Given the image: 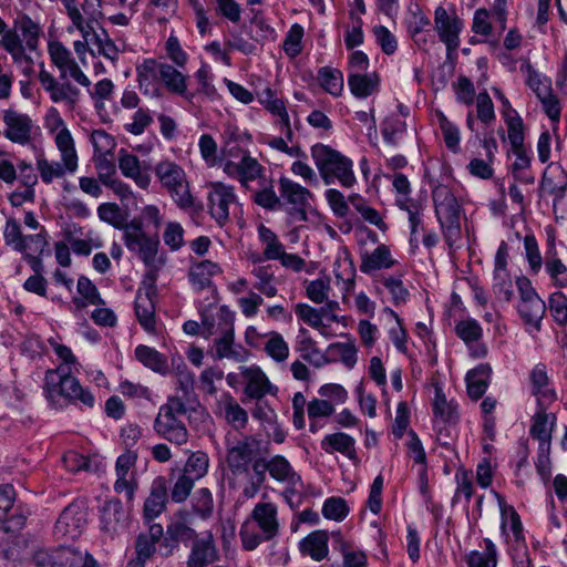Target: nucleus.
I'll use <instances>...</instances> for the list:
<instances>
[{
	"label": "nucleus",
	"mask_w": 567,
	"mask_h": 567,
	"mask_svg": "<svg viewBox=\"0 0 567 567\" xmlns=\"http://www.w3.org/2000/svg\"><path fill=\"white\" fill-rule=\"evenodd\" d=\"M321 87L333 96H340L343 91V75L341 71L323 66L318 71Z\"/></svg>",
	"instance_id": "obj_44"
},
{
	"label": "nucleus",
	"mask_w": 567,
	"mask_h": 567,
	"mask_svg": "<svg viewBox=\"0 0 567 567\" xmlns=\"http://www.w3.org/2000/svg\"><path fill=\"white\" fill-rule=\"evenodd\" d=\"M93 42L97 47L100 54L112 62L117 61L118 49L104 29H102L101 32H93Z\"/></svg>",
	"instance_id": "obj_61"
},
{
	"label": "nucleus",
	"mask_w": 567,
	"mask_h": 567,
	"mask_svg": "<svg viewBox=\"0 0 567 567\" xmlns=\"http://www.w3.org/2000/svg\"><path fill=\"white\" fill-rule=\"evenodd\" d=\"M260 188L252 195V200L267 210H276L281 207L280 196H277L271 182L266 178L259 181Z\"/></svg>",
	"instance_id": "obj_42"
},
{
	"label": "nucleus",
	"mask_w": 567,
	"mask_h": 567,
	"mask_svg": "<svg viewBox=\"0 0 567 567\" xmlns=\"http://www.w3.org/2000/svg\"><path fill=\"white\" fill-rule=\"evenodd\" d=\"M484 550H472L466 556L467 567H496L497 548L489 538H484Z\"/></svg>",
	"instance_id": "obj_39"
},
{
	"label": "nucleus",
	"mask_w": 567,
	"mask_h": 567,
	"mask_svg": "<svg viewBox=\"0 0 567 567\" xmlns=\"http://www.w3.org/2000/svg\"><path fill=\"white\" fill-rule=\"evenodd\" d=\"M193 511L203 518L208 517L214 508L213 496L208 488H199L192 499Z\"/></svg>",
	"instance_id": "obj_62"
},
{
	"label": "nucleus",
	"mask_w": 567,
	"mask_h": 567,
	"mask_svg": "<svg viewBox=\"0 0 567 567\" xmlns=\"http://www.w3.org/2000/svg\"><path fill=\"white\" fill-rule=\"evenodd\" d=\"M153 287L138 289L135 297L134 310L140 324L147 331L155 330V308L152 299Z\"/></svg>",
	"instance_id": "obj_23"
},
{
	"label": "nucleus",
	"mask_w": 567,
	"mask_h": 567,
	"mask_svg": "<svg viewBox=\"0 0 567 567\" xmlns=\"http://www.w3.org/2000/svg\"><path fill=\"white\" fill-rule=\"evenodd\" d=\"M354 444L355 441L352 436L343 432H338L326 435L321 441V449L329 454L339 452L350 460H355L357 453Z\"/></svg>",
	"instance_id": "obj_33"
},
{
	"label": "nucleus",
	"mask_w": 567,
	"mask_h": 567,
	"mask_svg": "<svg viewBox=\"0 0 567 567\" xmlns=\"http://www.w3.org/2000/svg\"><path fill=\"white\" fill-rule=\"evenodd\" d=\"M220 272L221 268L217 264L210 260H202L190 267L189 282L195 290L199 291L210 287L213 285L212 277Z\"/></svg>",
	"instance_id": "obj_32"
},
{
	"label": "nucleus",
	"mask_w": 567,
	"mask_h": 567,
	"mask_svg": "<svg viewBox=\"0 0 567 567\" xmlns=\"http://www.w3.org/2000/svg\"><path fill=\"white\" fill-rule=\"evenodd\" d=\"M265 351L277 362L285 361L289 355L288 343L276 331L269 333V340L265 344Z\"/></svg>",
	"instance_id": "obj_58"
},
{
	"label": "nucleus",
	"mask_w": 567,
	"mask_h": 567,
	"mask_svg": "<svg viewBox=\"0 0 567 567\" xmlns=\"http://www.w3.org/2000/svg\"><path fill=\"white\" fill-rule=\"evenodd\" d=\"M311 157L326 185L336 182L347 188L354 185L353 163L337 150L329 145L317 143L311 147Z\"/></svg>",
	"instance_id": "obj_5"
},
{
	"label": "nucleus",
	"mask_w": 567,
	"mask_h": 567,
	"mask_svg": "<svg viewBox=\"0 0 567 567\" xmlns=\"http://www.w3.org/2000/svg\"><path fill=\"white\" fill-rule=\"evenodd\" d=\"M281 206H288L287 213L293 221H306L307 209L311 205L313 194L300 184L287 177L279 178Z\"/></svg>",
	"instance_id": "obj_7"
},
{
	"label": "nucleus",
	"mask_w": 567,
	"mask_h": 567,
	"mask_svg": "<svg viewBox=\"0 0 567 567\" xmlns=\"http://www.w3.org/2000/svg\"><path fill=\"white\" fill-rule=\"evenodd\" d=\"M224 417L235 430H241L248 422V414L231 396L223 405Z\"/></svg>",
	"instance_id": "obj_47"
},
{
	"label": "nucleus",
	"mask_w": 567,
	"mask_h": 567,
	"mask_svg": "<svg viewBox=\"0 0 567 567\" xmlns=\"http://www.w3.org/2000/svg\"><path fill=\"white\" fill-rule=\"evenodd\" d=\"M238 204L234 186L221 182L210 185L208 193V212L219 227H224L230 220V206Z\"/></svg>",
	"instance_id": "obj_9"
},
{
	"label": "nucleus",
	"mask_w": 567,
	"mask_h": 567,
	"mask_svg": "<svg viewBox=\"0 0 567 567\" xmlns=\"http://www.w3.org/2000/svg\"><path fill=\"white\" fill-rule=\"evenodd\" d=\"M166 56L145 59L136 66V78L140 90L144 94L158 92L164 86L171 93H177V39L171 34L166 42Z\"/></svg>",
	"instance_id": "obj_2"
},
{
	"label": "nucleus",
	"mask_w": 567,
	"mask_h": 567,
	"mask_svg": "<svg viewBox=\"0 0 567 567\" xmlns=\"http://www.w3.org/2000/svg\"><path fill=\"white\" fill-rule=\"evenodd\" d=\"M252 275L257 279V281L254 285V288L256 290H258L268 298L275 297L277 295L278 290L272 285L274 274L270 271L269 266H260L254 268Z\"/></svg>",
	"instance_id": "obj_51"
},
{
	"label": "nucleus",
	"mask_w": 567,
	"mask_h": 567,
	"mask_svg": "<svg viewBox=\"0 0 567 567\" xmlns=\"http://www.w3.org/2000/svg\"><path fill=\"white\" fill-rule=\"evenodd\" d=\"M260 240L266 245L264 249L265 260H277L280 254L284 252V245L278 239L277 235L268 227L260 225L258 228Z\"/></svg>",
	"instance_id": "obj_46"
},
{
	"label": "nucleus",
	"mask_w": 567,
	"mask_h": 567,
	"mask_svg": "<svg viewBox=\"0 0 567 567\" xmlns=\"http://www.w3.org/2000/svg\"><path fill=\"white\" fill-rule=\"evenodd\" d=\"M54 353L61 359L62 364L56 369H49L44 377V393L48 401L53 405H59L63 399L71 404H81L92 409L95 404V398L92 392L82 386L80 381L71 375L72 365L78 363L71 349L50 340Z\"/></svg>",
	"instance_id": "obj_1"
},
{
	"label": "nucleus",
	"mask_w": 567,
	"mask_h": 567,
	"mask_svg": "<svg viewBox=\"0 0 567 567\" xmlns=\"http://www.w3.org/2000/svg\"><path fill=\"white\" fill-rule=\"evenodd\" d=\"M303 38V28L302 25L295 23L290 27L285 41H284V51L290 58H296L302 51L301 41Z\"/></svg>",
	"instance_id": "obj_59"
},
{
	"label": "nucleus",
	"mask_w": 567,
	"mask_h": 567,
	"mask_svg": "<svg viewBox=\"0 0 567 567\" xmlns=\"http://www.w3.org/2000/svg\"><path fill=\"white\" fill-rule=\"evenodd\" d=\"M135 358L146 368L165 374L168 371L167 359L154 348L140 344L135 348Z\"/></svg>",
	"instance_id": "obj_38"
},
{
	"label": "nucleus",
	"mask_w": 567,
	"mask_h": 567,
	"mask_svg": "<svg viewBox=\"0 0 567 567\" xmlns=\"http://www.w3.org/2000/svg\"><path fill=\"white\" fill-rule=\"evenodd\" d=\"M261 441L254 435H245L236 443L227 442L226 462L234 474L247 473L260 451Z\"/></svg>",
	"instance_id": "obj_8"
},
{
	"label": "nucleus",
	"mask_w": 567,
	"mask_h": 567,
	"mask_svg": "<svg viewBox=\"0 0 567 567\" xmlns=\"http://www.w3.org/2000/svg\"><path fill=\"white\" fill-rule=\"evenodd\" d=\"M216 559V549L210 533L202 538H196L193 542L192 553L189 555L188 567H206Z\"/></svg>",
	"instance_id": "obj_28"
},
{
	"label": "nucleus",
	"mask_w": 567,
	"mask_h": 567,
	"mask_svg": "<svg viewBox=\"0 0 567 567\" xmlns=\"http://www.w3.org/2000/svg\"><path fill=\"white\" fill-rule=\"evenodd\" d=\"M241 374L246 380L245 393L251 398L260 400L268 393L277 390L268 380L266 374L258 367L241 368Z\"/></svg>",
	"instance_id": "obj_21"
},
{
	"label": "nucleus",
	"mask_w": 567,
	"mask_h": 567,
	"mask_svg": "<svg viewBox=\"0 0 567 567\" xmlns=\"http://www.w3.org/2000/svg\"><path fill=\"white\" fill-rule=\"evenodd\" d=\"M3 239L6 245L12 246L14 250L27 252V246L23 244L24 236L22 235L20 224L14 218L7 219Z\"/></svg>",
	"instance_id": "obj_54"
},
{
	"label": "nucleus",
	"mask_w": 567,
	"mask_h": 567,
	"mask_svg": "<svg viewBox=\"0 0 567 567\" xmlns=\"http://www.w3.org/2000/svg\"><path fill=\"white\" fill-rule=\"evenodd\" d=\"M39 81L52 102H65L70 107L78 103L80 90L69 81L59 82L43 65L39 72Z\"/></svg>",
	"instance_id": "obj_13"
},
{
	"label": "nucleus",
	"mask_w": 567,
	"mask_h": 567,
	"mask_svg": "<svg viewBox=\"0 0 567 567\" xmlns=\"http://www.w3.org/2000/svg\"><path fill=\"white\" fill-rule=\"evenodd\" d=\"M380 84L379 75L372 73H349L348 86L350 92L358 99H365L378 91Z\"/></svg>",
	"instance_id": "obj_30"
},
{
	"label": "nucleus",
	"mask_w": 567,
	"mask_h": 567,
	"mask_svg": "<svg viewBox=\"0 0 567 567\" xmlns=\"http://www.w3.org/2000/svg\"><path fill=\"white\" fill-rule=\"evenodd\" d=\"M124 243L128 250L138 254L143 262L150 268L148 276L156 268V257L159 240L157 236H148L141 221L132 220L125 226Z\"/></svg>",
	"instance_id": "obj_6"
},
{
	"label": "nucleus",
	"mask_w": 567,
	"mask_h": 567,
	"mask_svg": "<svg viewBox=\"0 0 567 567\" xmlns=\"http://www.w3.org/2000/svg\"><path fill=\"white\" fill-rule=\"evenodd\" d=\"M435 398L433 403V413L446 424H455L458 421L457 406L454 402L447 401L440 385H435Z\"/></svg>",
	"instance_id": "obj_37"
},
{
	"label": "nucleus",
	"mask_w": 567,
	"mask_h": 567,
	"mask_svg": "<svg viewBox=\"0 0 567 567\" xmlns=\"http://www.w3.org/2000/svg\"><path fill=\"white\" fill-rule=\"evenodd\" d=\"M406 132V124L396 116L386 117L381 125L383 140L389 145H398Z\"/></svg>",
	"instance_id": "obj_48"
},
{
	"label": "nucleus",
	"mask_w": 567,
	"mask_h": 567,
	"mask_svg": "<svg viewBox=\"0 0 567 567\" xmlns=\"http://www.w3.org/2000/svg\"><path fill=\"white\" fill-rule=\"evenodd\" d=\"M168 481L163 477H156L151 487L150 496L144 503V517L146 520L156 518L166 507L168 499Z\"/></svg>",
	"instance_id": "obj_20"
},
{
	"label": "nucleus",
	"mask_w": 567,
	"mask_h": 567,
	"mask_svg": "<svg viewBox=\"0 0 567 567\" xmlns=\"http://www.w3.org/2000/svg\"><path fill=\"white\" fill-rule=\"evenodd\" d=\"M432 187V199L434 204L435 216L441 226L444 240L450 249L461 239V213L462 207L458 204L453 192L437 181H430Z\"/></svg>",
	"instance_id": "obj_4"
},
{
	"label": "nucleus",
	"mask_w": 567,
	"mask_h": 567,
	"mask_svg": "<svg viewBox=\"0 0 567 567\" xmlns=\"http://www.w3.org/2000/svg\"><path fill=\"white\" fill-rule=\"evenodd\" d=\"M239 182L241 186L248 188L249 183L252 181H261L265 178V168L258 163V161L251 157L248 153H244L239 161Z\"/></svg>",
	"instance_id": "obj_40"
},
{
	"label": "nucleus",
	"mask_w": 567,
	"mask_h": 567,
	"mask_svg": "<svg viewBox=\"0 0 567 567\" xmlns=\"http://www.w3.org/2000/svg\"><path fill=\"white\" fill-rule=\"evenodd\" d=\"M524 248L526 259L528 261L532 272L535 275L538 274L543 265V258L538 248V243L534 235L525 236Z\"/></svg>",
	"instance_id": "obj_63"
},
{
	"label": "nucleus",
	"mask_w": 567,
	"mask_h": 567,
	"mask_svg": "<svg viewBox=\"0 0 567 567\" xmlns=\"http://www.w3.org/2000/svg\"><path fill=\"white\" fill-rule=\"evenodd\" d=\"M349 514V507L342 497H329L323 502L322 515L327 519L342 522Z\"/></svg>",
	"instance_id": "obj_57"
},
{
	"label": "nucleus",
	"mask_w": 567,
	"mask_h": 567,
	"mask_svg": "<svg viewBox=\"0 0 567 567\" xmlns=\"http://www.w3.org/2000/svg\"><path fill=\"white\" fill-rule=\"evenodd\" d=\"M155 175L162 186L166 187L172 195L177 193V167L171 161H162L155 167Z\"/></svg>",
	"instance_id": "obj_50"
},
{
	"label": "nucleus",
	"mask_w": 567,
	"mask_h": 567,
	"mask_svg": "<svg viewBox=\"0 0 567 567\" xmlns=\"http://www.w3.org/2000/svg\"><path fill=\"white\" fill-rule=\"evenodd\" d=\"M86 525V508L81 499H75L68 505L55 524V534L70 539L78 538Z\"/></svg>",
	"instance_id": "obj_10"
},
{
	"label": "nucleus",
	"mask_w": 567,
	"mask_h": 567,
	"mask_svg": "<svg viewBox=\"0 0 567 567\" xmlns=\"http://www.w3.org/2000/svg\"><path fill=\"white\" fill-rule=\"evenodd\" d=\"M549 310L558 324L567 326V296L557 291L550 295Z\"/></svg>",
	"instance_id": "obj_64"
},
{
	"label": "nucleus",
	"mask_w": 567,
	"mask_h": 567,
	"mask_svg": "<svg viewBox=\"0 0 567 567\" xmlns=\"http://www.w3.org/2000/svg\"><path fill=\"white\" fill-rule=\"evenodd\" d=\"M2 118L3 136L8 141L22 146L31 142L34 123L28 114L9 109L3 111Z\"/></svg>",
	"instance_id": "obj_11"
},
{
	"label": "nucleus",
	"mask_w": 567,
	"mask_h": 567,
	"mask_svg": "<svg viewBox=\"0 0 567 567\" xmlns=\"http://www.w3.org/2000/svg\"><path fill=\"white\" fill-rule=\"evenodd\" d=\"M394 265L390 249L386 245H379L371 254L361 255L360 271L371 274L379 269H388Z\"/></svg>",
	"instance_id": "obj_31"
},
{
	"label": "nucleus",
	"mask_w": 567,
	"mask_h": 567,
	"mask_svg": "<svg viewBox=\"0 0 567 567\" xmlns=\"http://www.w3.org/2000/svg\"><path fill=\"white\" fill-rule=\"evenodd\" d=\"M213 355L218 360L230 359L236 362H244L248 352L240 344L235 343V331H231L215 338Z\"/></svg>",
	"instance_id": "obj_22"
},
{
	"label": "nucleus",
	"mask_w": 567,
	"mask_h": 567,
	"mask_svg": "<svg viewBox=\"0 0 567 567\" xmlns=\"http://www.w3.org/2000/svg\"><path fill=\"white\" fill-rule=\"evenodd\" d=\"M49 54L52 63L60 70V79H66V65L73 60L71 52L61 43L49 44Z\"/></svg>",
	"instance_id": "obj_56"
},
{
	"label": "nucleus",
	"mask_w": 567,
	"mask_h": 567,
	"mask_svg": "<svg viewBox=\"0 0 567 567\" xmlns=\"http://www.w3.org/2000/svg\"><path fill=\"white\" fill-rule=\"evenodd\" d=\"M493 494L497 498L499 509H501L502 533L504 535H507L506 530H507V527H509V530L512 532V537H513L512 544L526 542L525 536H524V530H523V524H522L518 513L515 511V508L513 506H507L503 496L499 493L494 491Z\"/></svg>",
	"instance_id": "obj_24"
},
{
	"label": "nucleus",
	"mask_w": 567,
	"mask_h": 567,
	"mask_svg": "<svg viewBox=\"0 0 567 567\" xmlns=\"http://www.w3.org/2000/svg\"><path fill=\"white\" fill-rule=\"evenodd\" d=\"M118 168L123 176L131 178L141 188H147L151 183V166L147 162L141 161L135 154L126 150L118 151Z\"/></svg>",
	"instance_id": "obj_16"
},
{
	"label": "nucleus",
	"mask_w": 567,
	"mask_h": 567,
	"mask_svg": "<svg viewBox=\"0 0 567 567\" xmlns=\"http://www.w3.org/2000/svg\"><path fill=\"white\" fill-rule=\"evenodd\" d=\"M269 475L282 483L291 486H302V480L299 474L295 472L291 464L282 455H275L267 461Z\"/></svg>",
	"instance_id": "obj_29"
},
{
	"label": "nucleus",
	"mask_w": 567,
	"mask_h": 567,
	"mask_svg": "<svg viewBox=\"0 0 567 567\" xmlns=\"http://www.w3.org/2000/svg\"><path fill=\"white\" fill-rule=\"evenodd\" d=\"M507 126V137L512 150H519L524 146V126L523 120L518 114L507 115L504 118Z\"/></svg>",
	"instance_id": "obj_52"
},
{
	"label": "nucleus",
	"mask_w": 567,
	"mask_h": 567,
	"mask_svg": "<svg viewBox=\"0 0 567 567\" xmlns=\"http://www.w3.org/2000/svg\"><path fill=\"white\" fill-rule=\"evenodd\" d=\"M525 70L527 73L526 84L528 87L535 93L537 99H540L543 95H548L551 87V80L538 71H536L529 63L525 65Z\"/></svg>",
	"instance_id": "obj_49"
},
{
	"label": "nucleus",
	"mask_w": 567,
	"mask_h": 567,
	"mask_svg": "<svg viewBox=\"0 0 567 567\" xmlns=\"http://www.w3.org/2000/svg\"><path fill=\"white\" fill-rule=\"evenodd\" d=\"M455 332L466 344H471L482 338V328L475 319L460 321L455 326Z\"/></svg>",
	"instance_id": "obj_60"
},
{
	"label": "nucleus",
	"mask_w": 567,
	"mask_h": 567,
	"mask_svg": "<svg viewBox=\"0 0 567 567\" xmlns=\"http://www.w3.org/2000/svg\"><path fill=\"white\" fill-rule=\"evenodd\" d=\"M37 168L42 182L45 184L52 183L54 178L63 177L65 172H68L63 162H50L44 157H39L37 159Z\"/></svg>",
	"instance_id": "obj_55"
},
{
	"label": "nucleus",
	"mask_w": 567,
	"mask_h": 567,
	"mask_svg": "<svg viewBox=\"0 0 567 567\" xmlns=\"http://www.w3.org/2000/svg\"><path fill=\"white\" fill-rule=\"evenodd\" d=\"M128 513L118 498L106 501L101 507V530L113 538L126 528Z\"/></svg>",
	"instance_id": "obj_15"
},
{
	"label": "nucleus",
	"mask_w": 567,
	"mask_h": 567,
	"mask_svg": "<svg viewBox=\"0 0 567 567\" xmlns=\"http://www.w3.org/2000/svg\"><path fill=\"white\" fill-rule=\"evenodd\" d=\"M279 527L277 506L270 502L257 503L239 530L243 547L254 550L261 543L272 540L278 536Z\"/></svg>",
	"instance_id": "obj_3"
},
{
	"label": "nucleus",
	"mask_w": 567,
	"mask_h": 567,
	"mask_svg": "<svg viewBox=\"0 0 567 567\" xmlns=\"http://www.w3.org/2000/svg\"><path fill=\"white\" fill-rule=\"evenodd\" d=\"M14 27L18 30L22 42H25V47L33 51L37 49L40 37V27L38 23L32 21L28 16H22L14 21Z\"/></svg>",
	"instance_id": "obj_43"
},
{
	"label": "nucleus",
	"mask_w": 567,
	"mask_h": 567,
	"mask_svg": "<svg viewBox=\"0 0 567 567\" xmlns=\"http://www.w3.org/2000/svg\"><path fill=\"white\" fill-rule=\"evenodd\" d=\"M208 462V456L204 452L198 451L188 455L183 474L179 475V502L189 495L195 481L207 473Z\"/></svg>",
	"instance_id": "obj_14"
},
{
	"label": "nucleus",
	"mask_w": 567,
	"mask_h": 567,
	"mask_svg": "<svg viewBox=\"0 0 567 567\" xmlns=\"http://www.w3.org/2000/svg\"><path fill=\"white\" fill-rule=\"evenodd\" d=\"M333 272L337 284H341L344 295L350 293L354 289L355 267L352 258L347 254L338 257L333 264Z\"/></svg>",
	"instance_id": "obj_36"
},
{
	"label": "nucleus",
	"mask_w": 567,
	"mask_h": 567,
	"mask_svg": "<svg viewBox=\"0 0 567 567\" xmlns=\"http://www.w3.org/2000/svg\"><path fill=\"white\" fill-rule=\"evenodd\" d=\"M492 368L488 363H481L466 373L467 394L472 400L481 399L491 382Z\"/></svg>",
	"instance_id": "obj_26"
},
{
	"label": "nucleus",
	"mask_w": 567,
	"mask_h": 567,
	"mask_svg": "<svg viewBox=\"0 0 567 567\" xmlns=\"http://www.w3.org/2000/svg\"><path fill=\"white\" fill-rule=\"evenodd\" d=\"M329 534L327 530L318 529L311 532L299 542V550L303 556H310L316 561L323 560L329 553Z\"/></svg>",
	"instance_id": "obj_25"
},
{
	"label": "nucleus",
	"mask_w": 567,
	"mask_h": 567,
	"mask_svg": "<svg viewBox=\"0 0 567 567\" xmlns=\"http://www.w3.org/2000/svg\"><path fill=\"white\" fill-rule=\"evenodd\" d=\"M51 111L54 113L55 127H60V131L55 135V145L61 153V159L68 172L74 173L78 168V154L75 151L74 140L58 111L55 109H52Z\"/></svg>",
	"instance_id": "obj_18"
},
{
	"label": "nucleus",
	"mask_w": 567,
	"mask_h": 567,
	"mask_svg": "<svg viewBox=\"0 0 567 567\" xmlns=\"http://www.w3.org/2000/svg\"><path fill=\"white\" fill-rule=\"evenodd\" d=\"M549 405L537 406V412L533 416L529 433L533 439L551 437V430L556 421L554 414H547L546 410Z\"/></svg>",
	"instance_id": "obj_41"
},
{
	"label": "nucleus",
	"mask_w": 567,
	"mask_h": 567,
	"mask_svg": "<svg viewBox=\"0 0 567 567\" xmlns=\"http://www.w3.org/2000/svg\"><path fill=\"white\" fill-rule=\"evenodd\" d=\"M299 340L297 351L300 352L301 358L316 367H320L323 361V355L316 346V342L308 336L306 329L301 328L299 331Z\"/></svg>",
	"instance_id": "obj_45"
},
{
	"label": "nucleus",
	"mask_w": 567,
	"mask_h": 567,
	"mask_svg": "<svg viewBox=\"0 0 567 567\" xmlns=\"http://www.w3.org/2000/svg\"><path fill=\"white\" fill-rule=\"evenodd\" d=\"M76 291L79 297H74L72 302L79 310L87 307L89 305L100 306L105 303L101 298L96 286L85 276L79 277Z\"/></svg>",
	"instance_id": "obj_34"
},
{
	"label": "nucleus",
	"mask_w": 567,
	"mask_h": 567,
	"mask_svg": "<svg viewBox=\"0 0 567 567\" xmlns=\"http://www.w3.org/2000/svg\"><path fill=\"white\" fill-rule=\"evenodd\" d=\"M81 560V550L70 547H59L52 550L51 567H76Z\"/></svg>",
	"instance_id": "obj_53"
},
{
	"label": "nucleus",
	"mask_w": 567,
	"mask_h": 567,
	"mask_svg": "<svg viewBox=\"0 0 567 567\" xmlns=\"http://www.w3.org/2000/svg\"><path fill=\"white\" fill-rule=\"evenodd\" d=\"M177 402L171 398L166 404L161 406L159 412L154 422L155 431L167 439L173 441L177 430Z\"/></svg>",
	"instance_id": "obj_27"
},
{
	"label": "nucleus",
	"mask_w": 567,
	"mask_h": 567,
	"mask_svg": "<svg viewBox=\"0 0 567 567\" xmlns=\"http://www.w3.org/2000/svg\"><path fill=\"white\" fill-rule=\"evenodd\" d=\"M546 305L542 298L532 297L522 299L518 305V312L526 324L540 329V321L545 315Z\"/></svg>",
	"instance_id": "obj_35"
},
{
	"label": "nucleus",
	"mask_w": 567,
	"mask_h": 567,
	"mask_svg": "<svg viewBox=\"0 0 567 567\" xmlns=\"http://www.w3.org/2000/svg\"><path fill=\"white\" fill-rule=\"evenodd\" d=\"M434 27L446 50L455 51L460 45V33L463 28L457 14L454 11L450 14L445 8L439 6L434 11Z\"/></svg>",
	"instance_id": "obj_12"
},
{
	"label": "nucleus",
	"mask_w": 567,
	"mask_h": 567,
	"mask_svg": "<svg viewBox=\"0 0 567 567\" xmlns=\"http://www.w3.org/2000/svg\"><path fill=\"white\" fill-rule=\"evenodd\" d=\"M530 391L536 396L537 406L550 405L557 400L556 391L550 386L546 365L536 364L529 373Z\"/></svg>",
	"instance_id": "obj_19"
},
{
	"label": "nucleus",
	"mask_w": 567,
	"mask_h": 567,
	"mask_svg": "<svg viewBox=\"0 0 567 567\" xmlns=\"http://www.w3.org/2000/svg\"><path fill=\"white\" fill-rule=\"evenodd\" d=\"M202 334L208 339L235 331V312L227 306H220L216 313L202 312Z\"/></svg>",
	"instance_id": "obj_17"
}]
</instances>
